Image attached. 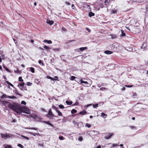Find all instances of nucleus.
<instances>
[{"mask_svg": "<svg viewBox=\"0 0 148 148\" xmlns=\"http://www.w3.org/2000/svg\"><path fill=\"white\" fill-rule=\"evenodd\" d=\"M86 113V112L84 110H83L82 111L80 112L79 114L80 115H84Z\"/></svg>", "mask_w": 148, "mask_h": 148, "instance_id": "obj_12", "label": "nucleus"}, {"mask_svg": "<svg viewBox=\"0 0 148 148\" xmlns=\"http://www.w3.org/2000/svg\"><path fill=\"white\" fill-rule=\"evenodd\" d=\"M76 78V77L74 76H72L71 77V78H70V79L71 80H74L75 78Z\"/></svg>", "mask_w": 148, "mask_h": 148, "instance_id": "obj_38", "label": "nucleus"}, {"mask_svg": "<svg viewBox=\"0 0 148 148\" xmlns=\"http://www.w3.org/2000/svg\"><path fill=\"white\" fill-rule=\"evenodd\" d=\"M78 104V103L77 102H76L75 104L74 105H77Z\"/></svg>", "mask_w": 148, "mask_h": 148, "instance_id": "obj_62", "label": "nucleus"}, {"mask_svg": "<svg viewBox=\"0 0 148 148\" xmlns=\"http://www.w3.org/2000/svg\"><path fill=\"white\" fill-rule=\"evenodd\" d=\"M113 52L109 51L106 50L104 51V53L107 54H110L113 53Z\"/></svg>", "mask_w": 148, "mask_h": 148, "instance_id": "obj_7", "label": "nucleus"}, {"mask_svg": "<svg viewBox=\"0 0 148 148\" xmlns=\"http://www.w3.org/2000/svg\"><path fill=\"white\" fill-rule=\"evenodd\" d=\"M42 122L47 124L53 127V125L51 123H50V121H42Z\"/></svg>", "mask_w": 148, "mask_h": 148, "instance_id": "obj_5", "label": "nucleus"}, {"mask_svg": "<svg viewBox=\"0 0 148 148\" xmlns=\"http://www.w3.org/2000/svg\"><path fill=\"white\" fill-rule=\"evenodd\" d=\"M43 42H47L48 44H51L52 42L51 40H43Z\"/></svg>", "mask_w": 148, "mask_h": 148, "instance_id": "obj_11", "label": "nucleus"}, {"mask_svg": "<svg viewBox=\"0 0 148 148\" xmlns=\"http://www.w3.org/2000/svg\"><path fill=\"white\" fill-rule=\"evenodd\" d=\"M112 136L111 133H109L108 135L105 137V138L106 139H108L110 138Z\"/></svg>", "mask_w": 148, "mask_h": 148, "instance_id": "obj_13", "label": "nucleus"}, {"mask_svg": "<svg viewBox=\"0 0 148 148\" xmlns=\"http://www.w3.org/2000/svg\"><path fill=\"white\" fill-rule=\"evenodd\" d=\"M66 103L68 105H71L72 104V102L71 101H66Z\"/></svg>", "mask_w": 148, "mask_h": 148, "instance_id": "obj_19", "label": "nucleus"}, {"mask_svg": "<svg viewBox=\"0 0 148 148\" xmlns=\"http://www.w3.org/2000/svg\"><path fill=\"white\" fill-rule=\"evenodd\" d=\"M46 78L47 79H51V78H52V77H51L50 76H47V77H46Z\"/></svg>", "mask_w": 148, "mask_h": 148, "instance_id": "obj_54", "label": "nucleus"}, {"mask_svg": "<svg viewBox=\"0 0 148 148\" xmlns=\"http://www.w3.org/2000/svg\"><path fill=\"white\" fill-rule=\"evenodd\" d=\"M80 82H81V84H82V83H84V84H88V83L87 82H86V81H83V80H82V79H81L80 80Z\"/></svg>", "mask_w": 148, "mask_h": 148, "instance_id": "obj_27", "label": "nucleus"}, {"mask_svg": "<svg viewBox=\"0 0 148 148\" xmlns=\"http://www.w3.org/2000/svg\"><path fill=\"white\" fill-rule=\"evenodd\" d=\"M29 129H31V130H37V128H30Z\"/></svg>", "mask_w": 148, "mask_h": 148, "instance_id": "obj_58", "label": "nucleus"}, {"mask_svg": "<svg viewBox=\"0 0 148 148\" xmlns=\"http://www.w3.org/2000/svg\"><path fill=\"white\" fill-rule=\"evenodd\" d=\"M93 107L94 108H97L98 106V104L97 103L95 104H93Z\"/></svg>", "mask_w": 148, "mask_h": 148, "instance_id": "obj_42", "label": "nucleus"}, {"mask_svg": "<svg viewBox=\"0 0 148 148\" xmlns=\"http://www.w3.org/2000/svg\"><path fill=\"white\" fill-rule=\"evenodd\" d=\"M24 83L23 82L22 83H19V84L18 85V87H19V86H20L21 87H23L24 86Z\"/></svg>", "mask_w": 148, "mask_h": 148, "instance_id": "obj_17", "label": "nucleus"}, {"mask_svg": "<svg viewBox=\"0 0 148 148\" xmlns=\"http://www.w3.org/2000/svg\"><path fill=\"white\" fill-rule=\"evenodd\" d=\"M117 36L116 35H114L113 36H112V38H117Z\"/></svg>", "mask_w": 148, "mask_h": 148, "instance_id": "obj_55", "label": "nucleus"}, {"mask_svg": "<svg viewBox=\"0 0 148 148\" xmlns=\"http://www.w3.org/2000/svg\"><path fill=\"white\" fill-rule=\"evenodd\" d=\"M147 44L145 42H143V44L142 45V46L141 47V48L142 49H143V50H144L147 47Z\"/></svg>", "mask_w": 148, "mask_h": 148, "instance_id": "obj_3", "label": "nucleus"}, {"mask_svg": "<svg viewBox=\"0 0 148 148\" xmlns=\"http://www.w3.org/2000/svg\"><path fill=\"white\" fill-rule=\"evenodd\" d=\"M79 50V49H75V51H79L78 50Z\"/></svg>", "mask_w": 148, "mask_h": 148, "instance_id": "obj_63", "label": "nucleus"}, {"mask_svg": "<svg viewBox=\"0 0 148 148\" xmlns=\"http://www.w3.org/2000/svg\"><path fill=\"white\" fill-rule=\"evenodd\" d=\"M29 133L34 136H36L37 135V133H35L32 132H29Z\"/></svg>", "mask_w": 148, "mask_h": 148, "instance_id": "obj_29", "label": "nucleus"}, {"mask_svg": "<svg viewBox=\"0 0 148 148\" xmlns=\"http://www.w3.org/2000/svg\"><path fill=\"white\" fill-rule=\"evenodd\" d=\"M86 29L89 32H91V30L88 27H86Z\"/></svg>", "mask_w": 148, "mask_h": 148, "instance_id": "obj_47", "label": "nucleus"}, {"mask_svg": "<svg viewBox=\"0 0 148 148\" xmlns=\"http://www.w3.org/2000/svg\"><path fill=\"white\" fill-rule=\"evenodd\" d=\"M87 49L86 47H81L78 49L82 51H83L85 50H86Z\"/></svg>", "mask_w": 148, "mask_h": 148, "instance_id": "obj_14", "label": "nucleus"}, {"mask_svg": "<svg viewBox=\"0 0 148 148\" xmlns=\"http://www.w3.org/2000/svg\"><path fill=\"white\" fill-rule=\"evenodd\" d=\"M91 105H92L91 104H90L87 105L86 107H88L89 106H91Z\"/></svg>", "mask_w": 148, "mask_h": 148, "instance_id": "obj_61", "label": "nucleus"}, {"mask_svg": "<svg viewBox=\"0 0 148 148\" xmlns=\"http://www.w3.org/2000/svg\"><path fill=\"white\" fill-rule=\"evenodd\" d=\"M58 107L60 109H63L64 108V107L63 105L62 104H60L59 105Z\"/></svg>", "mask_w": 148, "mask_h": 148, "instance_id": "obj_25", "label": "nucleus"}, {"mask_svg": "<svg viewBox=\"0 0 148 148\" xmlns=\"http://www.w3.org/2000/svg\"><path fill=\"white\" fill-rule=\"evenodd\" d=\"M52 108L53 109H54L56 111V110H58V108H56L55 106H53Z\"/></svg>", "mask_w": 148, "mask_h": 148, "instance_id": "obj_50", "label": "nucleus"}, {"mask_svg": "<svg viewBox=\"0 0 148 148\" xmlns=\"http://www.w3.org/2000/svg\"><path fill=\"white\" fill-rule=\"evenodd\" d=\"M38 63H39V64H42V66H44V64L43 63V62H42V61L41 60H39L38 61Z\"/></svg>", "mask_w": 148, "mask_h": 148, "instance_id": "obj_36", "label": "nucleus"}, {"mask_svg": "<svg viewBox=\"0 0 148 148\" xmlns=\"http://www.w3.org/2000/svg\"><path fill=\"white\" fill-rule=\"evenodd\" d=\"M1 136L2 138H4V139H6V138H12L13 135L10 134H1Z\"/></svg>", "mask_w": 148, "mask_h": 148, "instance_id": "obj_2", "label": "nucleus"}, {"mask_svg": "<svg viewBox=\"0 0 148 148\" xmlns=\"http://www.w3.org/2000/svg\"><path fill=\"white\" fill-rule=\"evenodd\" d=\"M47 23L51 25L53 24L54 22L50 20L49 19H48L47 20Z\"/></svg>", "mask_w": 148, "mask_h": 148, "instance_id": "obj_6", "label": "nucleus"}, {"mask_svg": "<svg viewBox=\"0 0 148 148\" xmlns=\"http://www.w3.org/2000/svg\"><path fill=\"white\" fill-rule=\"evenodd\" d=\"M1 97L2 98H8V97L6 95L3 94L1 96Z\"/></svg>", "mask_w": 148, "mask_h": 148, "instance_id": "obj_32", "label": "nucleus"}, {"mask_svg": "<svg viewBox=\"0 0 148 148\" xmlns=\"http://www.w3.org/2000/svg\"><path fill=\"white\" fill-rule=\"evenodd\" d=\"M59 138L60 140H63L64 139V138L62 136H60L59 137Z\"/></svg>", "mask_w": 148, "mask_h": 148, "instance_id": "obj_46", "label": "nucleus"}, {"mask_svg": "<svg viewBox=\"0 0 148 148\" xmlns=\"http://www.w3.org/2000/svg\"><path fill=\"white\" fill-rule=\"evenodd\" d=\"M3 77L4 79H5V80L7 79V78L5 77V76H3Z\"/></svg>", "mask_w": 148, "mask_h": 148, "instance_id": "obj_64", "label": "nucleus"}, {"mask_svg": "<svg viewBox=\"0 0 148 148\" xmlns=\"http://www.w3.org/2000/svg\"><path fill=\"white\" fill-rule=\"evenodd\" d=\"M32 85V83L30 82H27V85L28 86H31Z\"/></svg>", "mask_w": 148, "mask_h": 148, "instance_id": "obj_45", "label": "nucleus"}, {"mask_svg": "<svg viewBox=\"0 0 148 148\" xmlns=\"http://www.w3.org/2000/svg\"><path fill=\"white\" fill-rule=\"evenodd\" d=\"M78 139L79 141H81L83 140V138L81 136H79Z\"/></svg>", "mask_w": 148, "mask_h": 148, "instance_id": "obj_39", "label": "nucleus"}, {"mask_svg": "<svg viewBox=\"0 0 148 148\" xmlns=\"http://www.w3.org/2000/svg\"><path fill=\"white\" fill-rule=\"evenodd\" d=\"M8 98L10 99H14L16 98V97L15 96H8Z\"/></svg>", "mask_w": 148, "mask_h": 148, "instance_id": "obj_24", "label": "nucleus"}, {"mask_svg": "<svg viewBox=\"0 0 148 148\" xmlns=\"http://www.w3.org/2000/svg\"><path fill=\"white\" fill-rule=\"evenodd\" d=\"M132 97L134 98H137V94L136 93H134L132 96Z\"/></svg>", "mask_w": 148, "mask_h": 148, "instance_id": "obj_34", "label": "nucleus"}, {"mask_svg": "<svg viewBox=\"0 0 148 148\" xmlns=\"http://www.w3.org/2000/svg\"><path fill=\"white\" fill-rule=\"evenodd\" d=\"M44 47L47 50H49L51 49L49 47L45 45H44Z\"/></svg>", "mask_w": 148, "mask_h": 148, "instance_id": "obj_26", "label": "nucleus"}, {"mask_svg": "<svg viewBox=\"0 0 148 148\" xmlns=\"http://www.w3.org/2000/svg\"><path fill=\"white\" fill-rule=\"evenodd\" d=\"M5 82L8 84V87H9V88L10 87V86H11L12 87H13L14 88H15L14 87V86L12 84H11L9 82L7 81H5Z\"/></svg>", "mask_w": 148, "mask_h": 148, "instance_id": "obj_9", "label": "nucleus"}, {"mask_svg": "<svg viewBox=\"0 0 148 148\" xmlns=\"http://www.w3.org/2000/svg\"><path fill=\"white\" fill-rule=\"evenodd\" d=\"M20 89L21 90H27V89L26 87H25H25H24V88H23V87L22 88V87H21V88H20Z\"/></svg>", "mask_w": 148, "mask_h": 148, "instance_id": "obj_44", "label": "nucleus"}, {"mask_svg": "<svg viewBox=\"0 0 148 148\" xmlns=\"http://www.w3.org/2000/svg\"><path fill=\"white\" fill-rule=\"evenodd\" d=\"M18 81L19 82H23V80L22 79V77H20L18 78Z\"/></svg>", "mask_w": 148, "mask_h": 148, "instance_id": "obj_33", "label": "nucleus"}, {"mask_svg": "<svg viewBox=\"0 0 148 148\" xmlns=\"http://www.w3.org/2000/svg\"><path fill=\"white\" fill-rule=\"evenodd\" d=\"M48 114L51 115H54V114H53V112H52L51 111V109L50 108L49 110V112L47 114Z\"/></svg>", "mask_w": 148, "mask_h": 148, "instance_id": "obj_16", "label": "nucleus"}, {"mask_svg": "<svg viewBox=\"0 0 148 148\" xmlns=\"http://www.w3.org/2000/svg\"><path fill=\"white\" fill-rule=\"evenodd\" d=\"M47 117L48 118H49L50 119H53V117H56L54 116V115H51L49 114H47Z\"/></svg>", "mask_w": 148, "mask_h": 148, "instance_id": "obj_8", "label": "nucleus"}, {"mask_svg": "<svg viewBox=\"0 0 148 148\" xmlns=\"http://www.w3.org/2000/svg\"><path fill=\"white\" fill-rule=\"evenodd\" d=\"M65 4L66 5H71V3L69 2L66 1V2Z\"/></svg>", "mask_w": 148, "mask_h": 148, "instance_id": "obj_49", "label": "nucleus"}, {"mask_svg": "<svg viewBox=\"0 0 148 148\" xmlns=\"http://www.w3.org/2000/svg\"><path fill=\"white\" fill-rule=\"evenodd\" d=\"M62 31H63L64 32H66V29L64 28L63 27H62Z\"/></svg>", "mask_w": 148, "mask_h": 148, "instance_id": "obj_43", "label": "nucleus"}, {"mask_svg": "<svg viewBox=\"0 0 148 148\" xmlns=\"http://www.w3.org/2000/svg\"><path fill=\"white\" fill-rule=\"evenodd\" d=\"M3 67L7 71H8L9 72H11L9 70V69L8 68H7V67H5V66H3Z\"/></svg>", "mask_w": 148, "mask_h": 148, "instance_id": "obj_30", "label": "nucleus"}, {"mask_svg": "<svg viewBox=\"0 0 148 148\" xmlns=\"http://www.w3.org/2000/svg\"><path fill=\"white\" fill-rule=\"evenodd\" d=\"M86 126L88 127V128H90L91 127V126L90 124L88 123H86Z\"/></svg>", "mask_w": 148, "mask_h": 148, "instance_id": "obj_37", "label": "nucleus"}, {"mask_svg": "<svg viewBox=\"0 0 148 148\" xmlns=\"http://www.w3.org/2000/svg\"><path fill=\"white\" fill-rule=\"evenodd\" d=\"M56 112L58 114V116H62V113H61V112L58 109V110H56Z\"/></svg>", "mask_w": 148, "mask_h": 148, "instance_id": "obj_10", "label": "nucleus"}, {"mask_svg": "<svg viewBox=\"0 0 148 148\" xmlns=\"http://www.w3.org/2000/svg\"><path fill=\"white\" fill-rule=\"evenodd\" d=\"M21 136L23 137V138L25 139L26 140H29V139L28 137L25 136L23 135H22Z\"/></svg>", "mask_w": 148, "mask_h": 148, "instance_id": "obj_35", "label": "nucleus"}, {"mask_svg": "<svg viewBox=\"0 0 148 148\" xmlns=\"http://www.w3.org/2000/svg\"><path fill=\"white\" fill-rule=\"evenodd\" d=\"M43 143H40L38 144V145L41 146V147H43Z\"/></svg>", "mask_w": 148, "mask_h": 148, "instance_id": "obj_51", "label": "nucleus"}, {"mask_svg": "<svg viewBox=\"0 0 148 148\" xmlns=\"http://www.w3.org/2000/svg\"><path fill=\"white\" fill-rule=\"evenodd\" d=\"M2 104L7 105L8 108L13 110L18 114L23 112L29 114L30 113V111L29 109L27 107L21 106L20 104L13 103H11L10 102L6 101H3Z\"/></svg>", "mask_w": 148, "mask_h": 148, "instance_id": "obj_1", "label": "nucleus"}, {"mask_svg": "<svg viewBox=\"0 0 148 148\" xmlns=\"http://www.w3.org/2000/svg\"><path fill=\"white\" fill-rule=\"evenodd\" d=\"M111 13L112 14H115L117 13V10H115L114 9H112L111 11Z\"/></svg>", "mask_w": 148, "mask_h": 148, "instance_id": "obj_18", "label": "nucleus"}, {"mask_svg": "<svg viewBox=\"0 0 148 148\" xmlns=\"http://www.w3.org/2000/svg\"><path fill=\"white\" fill-rule=\"evenodd\" d=\"M31 72L32 73H34L35 72L34 69L32 67L29 68Z\"/></svg>", "mask_w": 148, "mask_h": 148, "instance_id": "obj_20", "label": "nucleus"}, {"mask_svg": "<svg viewBox=\"0 0 148 148\" xmlns=\"http://www.w3.org/2000/svg\"><path fill=\"white\" fill-rule=\"evenodd\" d=\"M15 93L16 94H17V95H18L20 96H22V95H21V94L17 90H15Z\"/></svg>", "mask_w": 148, "mask_h": 148, "instance_id": "obj_21", "label": "nucleus"}, {"mask_svg": "<svg viewBox=\"0 0 148 148\" xmlns=\"http://www.w3.org/2000/svg\"><path fill=\"white\" fill-rule=\"evenodd\" d=\"M74 7V5L73 4H72L71 5V7L72 8V9H75V8L73 7Z\"/></svg>", "mask_w": 148, "mask_h": 148, "instance_id": "obj_57", "label": "nucleus"}, {"mask_svg": "<svg viewBox=\"0 0 148 148\" xmlns=\"http://www.w3.org/2000/svg\"><path fill=\"white\" fill-rule=\"evenodd\" d=\"M4 147L5 148H12L11 146L8 145H5Z\"/></svg>", "mask_w": 148, "mask_h": 148, "instance_id": "obj_28", "label": "nucleus"}, {"mask_svg": "<svg viewBox=\"0 0 148 148\" xmlns=\"http://www.w3.org/2000/svg\"><path fill=\"white\" fill-rule=\"evenodd\" d=\"M132 86H133L132 85H126V86H125L126 87H129V88L131 87Z\"/></svg>", "mask_w": 148, "mask_h": 148, "instance_id": "obj_56", "label": "nucleus"}, {"mask_svg": "<svg viewBox=\"0 0 148 148\" xmlns=\"http://www.w3.org/2000/svg\"><path fill=\"white\" fill-rule=\"evenodd\" d=\"M107 116V114H104L103 113H101V116L103 117L104 118L105 116Z\"/></svg>", "mask_w": 148, "mask_h": 148, "instance_id": "obj_31", "label": "nucleus"}, {"mask_svg": "<svg viewBox=\"0 0 148 148\" xmlns=\"http://www.w3.org/2000/svg\"><path fill=\"white\" fill-rule=\"evenodd\" d=\"M77 126L78 128H80L81 127H83V123L82 122H80L77 124Z\"/></svg>", "mask_w": 148, "mask_h": 148, "instance_id": "obj_4", "label": "nucleus"}, {"mask_svg": "<svg viewBox=\"0 0 148 148\" xmlns=\"http://www.w3.org/2000/svg\"><path fill=\"white\" fill-rule=\"evenodd\" d=\"M73 124L75 125H77V124H78V123L76 122L75 121H73Z\"/></svg>", "mask_w": 148, "mask_h": 148, "instance_id": "obj_59", "label": "nucleus"}, {"mask_svg": "<svg viewBox=\"0 0 148 148\" xmlns=\"http://www.w3.org/2000/svg\"><path fill=\"white\" fill-rule=\"evenodd\" d=\"M107 89V88H105L102 87L100 88V89L102 90H106Z\"/></svg>", "mask_w": 148, "mask_h": 148, "instance_id": "obj_48", "label": "nucleus"}, {"mask_svg": "<svg viewBox=\"0 0 148 148\" xmlns=\"http://www.w3.org/2000/svg\"><path fill=\"white\" fill-rule=\"evenodd\" d=\"M16 73H21V71L19 70H17L16 71Z\"/></svg>", "mask_w": 148, "mask_h": 148, "instance_id": "obj_52", "label": "nucleus"}, {"mask_svg": "<svg viewBox=\"0 0 148 148\" xmlns=\"http://www.w3.org/2000/svg\"><path fill=\"white\" fill-rule=\"evenodd\" d=\"M125 87H124L123 88H122V90H125Z\"/></svg>", "mask_w": 148, "mask_h": 148, "instance_id": "obj_60", "label": "nucleus"}, {"mask_svg": "<svg viewBox=\"0 0 148 148\" xmlns=\"http://www.w3.org/2000/svg\"><path fill=\"white\" fill-rule=\"evenodd\" d=\"M17 146L21 148H23V146L20 144H18Z\"/></svg>", "mask_w": 148, "mask_h": 148, "instance_id": "obj_41", "label": "nucleus"}, {"mask_svg": "<svg viewBox=\"0 0 148 148\" xmlns=\"http://www.w3.org/2000/svg\"><path fill=\"white\" fill-rule=\"evenodd\" d=\"M94 13H93L92 12H90L89 13L88 16L90 17H91V16H94Z\"/></svg>", "mask_w": 148, "mask_h": 148, "instance_id": "obj_15", "label": "nucleus"}, {"mask_svg": "<svg viewBox=\"0 0 148 148\" xmlns=\"http://www.w3.org/2000/svg\"><path fill=\"white\" fill-rule=\"evenodd\" d=\"M77 111L74 109H73L71 111V113L73 114L76 113Z\"/></svg>", "mask_w": 148, "mask_h": 148, "instance_id": "obj_23", "label": "nucleus"}, {"mask_svg": "<svg viewBox=\"0 0 148 148\" xmlns=\"http://www.w3.org/2000/svg\"><path fill=\"white\" fill-rule=\"evenodd\" d=\"M125 36V34L123 31H121V34L120 35L121 37H123Z\"/></svg>", "mask_w": 148, "mask_h": 148, "instance_id": "obj_22", "label": "nucleus"}, {"mask_svg": "<svg viewBox=\"0 0 148 148\" xmlns=\"http://www.w3.org/2000/svg\"><path fill=\"white\" fill-rule=\"evenodd\" d=\"M53 51L56 50L57 51H58L59 50V48H53Z\"/></svg>", "mask_w": 148, "mask_h": 148, "instance_id": "obj_53", "label": "nucleus"}, {"mask_svg": "<svg viewBox=\"0 0 148 148\" xmlns=\"http://www.w3.org/2000/svg\"><path fill=\"white\" fill-rule=\"evenodd\" d=\"M21 103L22 104L25 105L26 104V102L24 101H21Z\"/></svg>", "mask_w": 148, "mask_h": 148, "instance_id": "obj_40", "label": "nucleus"}]
</instances>
